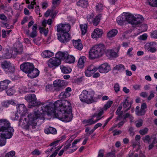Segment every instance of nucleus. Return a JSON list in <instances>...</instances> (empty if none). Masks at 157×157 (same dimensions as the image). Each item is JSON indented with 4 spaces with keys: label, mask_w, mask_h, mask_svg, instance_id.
I'll use <instances>...</instances> for the list:
<instances>
[{
    "label": "nucleus",
    "mask_w": 157,
    "mask_h": 157,
    "mask_svg": "<svg viewBox=\"0 0 157 157\" xmlns=\"http://www.w3.org/2000/svg\"><path fill=\"white\" fill-rule=\"evenodd\" d=\"M59 141V140H57L56 141L52 143H51V144H50L49 145L50 146H52L53 145H54V146H53L52 147V148L51 149H50V151H52V149H55L56 148V147H55V146H56V144L58 143Z\"/></svg>",
    "instance_id": "0e129e2a"
},
{
    "label": "nucleus",
    "mask_w": 157,
    "mask_h": 157,
    "mask_svg": "<svg viewBox=\"0 0 157 157\" xmlns=\"http://www.w3.org/2000/svg\"><path fill=\"white\" fill-rule=\"evenodd\" d=\"M62 146L60 147L57 149H56L54 152L52 153L51 155L49 157H55L57 154L58 152L59 151L61 148Z\"/></svg>",
    "instance_id": "bf43d9fd"
},
{
    "label": "nucleus",
    "mask_w": 157,
    "mask_h": 157,
    "mask_svg": "<svg viewBox=\"0 0 157 157\" xmlns=\"http://www.w3.org/2000/svg\"><path fill=\"white\" fill-rule=\"evenodd\" d=\"M15 152L13 151H10L9 152L7 153L6 155V157H12L14 156L15 155Z\"/></svg>",
    "instance_id": "5fc2aeb1"
},
{
    "label": "nucleus",
    "mask_w": 157,
    "mask_h": 157,
    "mask_svg": "<svg viewBox=\"0 0 157 157\" xmlns=\"http://www.w3.org/2000/svg\"><path fill=\"white\" fill-rule=\"evenodd\" d=\"M61 64V61L56 57H53L50 58L48 62L49 67H52L54 66H58Z\"/></svg>",
    "instance_id": "ddd939ff"
},
{
    "label": "nucleus",
    "mask_w": 157,
    "mask_h": 157,
    "mask_svg": "<svg viewBox=\"0 0 157 157\" xmlns=\"http://www.w3.org/2000/svg\"><path fill=\"white\" fill-rule=\"evenodd\" d=\"M117 30L113 29L109 31L107 34V36L109 38L114 37L117 33Z\"/></svg>",
    "instance_id": "c85d7f7f"
},
{
    "label": "nucleus",
    "mask_w": 157,
    "mask_h": 157,
    "mask_svg": "<svg viewBox=\"0 0 157 157\" xmlns=\"http://www.w3.org/2000/svg\"><path fill=\"white\" fill-rule=\"evenodd\" d=\"M65 145L64 148H63V150L65 151L70 147L71 144L70 143H68V142H67L66 143Z\"/></svg>",
    "instance_id": "e2e57ef3"
},
{
    "label": "nucleus",
    "mask_w": 157,
    "mask_h": 157,
    "mask_svg": "<svg viewBox=\"0 0 157 157\" xmlns=\"http://www.w3.org/2000/svg\"><path fill=\"white\" fill-rule=\"evenodd\" d=\"M131 115L129 113H126L124 115V117L123 119L126 121V118L129 117L131 116Z\"/></svg>",
    "instance_id": "774afa93"
},
{
    "label": "nucleus",
    "mask_w": 157,
    "mask_h": 157,
    "mask_svg": "<svg viewBox=\"0 0 157 157\" xmlns=\"http://www.w3.org/2000/svg\"><path fill=\"white\" fill-rule=\"evenodd\" d=\"M41 153V151H39L38 149H36L33 151L31 152V154L33 155H39Z\"/></svg>",
    "instance_id": "864d4df0"
},
{
    "label": "nucleus",
    "mask_w": 157,
    "mask_h": 157,
    "mask_svg": "<svg viewBox=\"0 0 157 157\" xmlns=\"http://www.w3.org/2000/svg\"><path fill=\"white\" fill-rule=\"evenodd\" d=\"M86 60V57L85 56H82L81 57L78 61V67L80 68H82L84 67V63Z\"/></svg>",
    "instance_id": "393cba45"
},
{
    "label": "nucleus",
    "mask_w": 157,
    "mask_h": 157,
    "mask_svg": "<svg viewBox=\"0 0 157 157\" xmlns=\"http://www.w3.org/2000/svg\"><path fill=\"white\" fill-rule=\"evenodd\" d=\"M145 110L141 109L137 113H136V114L138 116L143 115L145 114Z\"/></svg>",
    "instance_id": "052dcab7"
},
{
    "label": "nucleus",
    "mask_w": 157,
    "mask_h": 157,
    "mask_svg": "<svg viewBox=\"0 0 157 157\" xmlns=\"http://www.w3.org/2000/svg\"><path fill=\"white\" fill-rule=\"evenodd\" d=\"M10 82V81L8 80H5L3 81L0 82V91H2L6 89Z\"/></svg>",
    "instance_id": "aec40b11"
},
{
    "label": "nucleus",
    "mask_w": 157,
    "mask_h": 157,
    "mask_svg": "<svg viewBox=\"0 0 157 157\" xmlns=\"http://www.w3.org/2000/svg\"><path fill=\"white\" fill-rule=\"evenodd\" d=\"M150 35L152 38H157V30L151 32Z\"/></svg>",
    "instance_id": "13d9d810"
},
{
    "label": "nucleus",
    "mask_w": 157,
    "mask_h": 157,
    "mask_svg": "<svg viewBox=\"0 0 157 157\" xmlns=\"http://www.w3.org/2000/svg\"><path fill=\"white\" fill-rule=\"evenodd\" d=\"M27 111L26 108L24 104L19 105L17 107V111L19 113L25 114Z\"/></svg>",
    "instance_id": "5701e85b"
},
{
    "label": "nucleus",
    "mask_w": 157,
    "mask_h": 157,
    "mask_svg": "<svg viewBox=\"0 0 157 157\" xmlns=\"http://www.w3.org/2000/svg\"><path fill=\"white\" fill-rule=\"evenodd\" d=\"M34 66L32 63L26 62L23 63L20 65V69L25 73H29L30 71L34 68Z\"/></svg>",
    "instance_id": "9d476101"
},
{
    "label": "nucleus",
    "mask_w": 157,
    "mask_h": 157,
    "mask_svg": "<svg viewBox=\"0 0 157 157\" xmlns=\"http://www.w3.org/2000/svg\"><path fill=\"white\" fill-rule=\"evenodd\" d=\"M75 61V58L72 56L68 55L66 56L65 59V62L66 63H72Z\"/></svg>",
    "instance_id": "2f4dec72"
},
{
    "label": "nucleus",
    "mask_w": 157,
    "mask_h": 157,
    "mask_svg": "<svg viewBox=\"0 0 157 157\" xmlns=\"http://www.w3.org/2000/svg\"><path fill=\"white\" fill-rule=\"evenodd\" d=\"M142 140L144 143L150 144L154 141L157 140V135L151 137L149 135H147L142 138Z\"/></svg>",
    "instance_id": "2eb2a0df"
},
{
    "label": "nucleus",
    "mask_w": 157,
    "mask_h": 157,
    "mask_svg": "<svg viewBox=\"0 0 157 157\" xmlns=\"http://www.w3.org/2000/svg\"><path fill=\"white\" fill-rule=\"evenodd\" d=\"M57 36L58 40L62 43H66L70 39V35L68 33H59Z\"/></svg>",
    "instance_id": "9b49d317"
},
{
    "label": "nucleus",
    "mask_w": 157,
    "mask_h": 157,
    "mask_svg": "<svg viewBox=\"0 0 157 157\" xmlns=\"http://www.w3.org/2000/svg\"><path fill=\"white\" fill-rule=\"evenodd\" d=\"M105 46L102 44L94 46L90 49L89 52V58L95 59L101 56L105 52Z\"/></svg>",
    "instance_id": "39448f33"
},
{
    "label": "nucleus",
    "mask_w": 157,
    "mask_h": 157,
    "mask_svg": "<svg viewBox=\"0 0 157 157\" xmlns=\"http://www.w3.org/2000/svg\"><path fill=\"white\" fill-rule=\"evenodd\" d=\"M44 131L45 133L48 134H55L57 133L56 129L51 127L45 129Z\"/></svg>",
    "instance_id": "cd10ccee"
},
{
    "label": "nucleus",
    "mask_w": 157,
    "mask_h": 157,
    "mask_svg": "<svg viewBox=\"0 0 157 157\" xmlns=\"http://www.w3.org/2000/svg\"><path fill=\"white\" fill-rule=\"evenodd\" d=\"M23 52L22 45L19 44L16 48H14L13 50V53L16 55L21 54Z\"/></svg>",
    "instance_id": "412c9836"
},
{
    "label": "nucleus",
    "mask_w": 157,
    "mask_h": 157,
    "mask_svg": "<svg viewBox=\"0 0 157 157\" xmlns=\"http://www.w3.org/2000/svg\"><path fill=\"white\" fill-rule=\"evenodd\" d=\"M104 151L103 149L100 150L98 151V157H103L104 155Z\"/></svg>",
    "instance_id": "69168bd1"
},
{
    "label": "nucleus",
    "mask_w": 157,
    "mask_h": 157,
    "mask_svg": "<svg viewBox=\"0 0 157 157\" xmlns=\"http://www.w3.org/2000/svg\"><path fill=\"white\" fill-rule=\"evenodd\" d=\"M86 123H88V125H91L95 124V122L94 121L93 118L92 117L91 118L87 120L86 121Z\"/></svg>",
    "instance_id": "8fccbe9b"
},
{
    "label": "nucleus",
    "mask_w": 157,
    "mask_h": 157,
    "mask_svg": "<svg viewBox=\"0 0 157 157\" xmlns=\"http://www.w3.org/2000/svg\"><path fill=\"white\" fill-rule=\"evenodd\" d=\"M53 55V53L48 50L44 51L42 53V56L46 58H49Z\"/></svg>",
    "instance_id": "c756f323"
},
{
    "label": "nucleus",
    "mask_w": 157,
    "mask_h": 157,
    "mask_svg": "<svg viewBox=\"0 0 157 157\" xmlns=\"http://www.w3.org/2000/svg\"><path fill=\"white\" fill-rule=\"evenodd\" d=\"M45 113L48 115L53 114L56 117L65 122L71 121L73 117L70 102L66 100H59L54 104L49 103L42 106H38L37 110L34 113L29 114L27 115V124L24 126L25 129L28 130H36V120Z\"/></svg>",
    "instance_id": "f257e3e1"
},
{
    "label": "nucleus",
    "mask_w": 157,
    "mask_h": 157,
    "mask_svg": "<svg viewBox=\"0 0 157 157\" xmlns=\"http://www.w3.org/2000/svg\"><path fill=\"white\" fill-rule=\"evenodd\" d=\"M98 70L101 73H106L111 70L110 66L107 63L101 64L97 67L93 64L90 65L87 67L85 70V74L87 77L92 75L96 71Z\"/></svg>",
    "instance_id": "7ed1b4c3"
},
{
    "label": "nucleus",
    "mask_w": 157,
    "mask_h": 157,
    "mask_svg": "<svg viewBox=\"0 0 157 157\" xmlns=\"http://www.w3.org/2000/svg\"><path fill=\"white\" fill-rule=\"evenodd\" d=\"M112 103L113 101H108L107 103L104 105V108H103V110H105L106 111L108 108H109L111 106Z\"/></svg>",
    "instance_id": "a18cd8bd"
},
{
    "label": "nucleus",
    "mask_w": 157,
    "mask_h": 157,
    "mask_svg": "<svg viewBox=\"0 0 157 157\" xmlns=\"http://www.w3.org/2000/svg\"><path fill=\"white\" fill-rule=\"evenodd\" d=\"M53 10H48L46 12H45L44 15L46 17H48L50 14H51L52 15L53 13Z\"/></svg>",
    "instance_id": "680f3d73"
},
{
    "label": "nucleus",
    "mask_w": 157,
    "mask_h": 157,
    "mask_svg": "<svg viewBox=\"0 0 157 157\" xmlns=\"http://www.w3.org/2000/svg\"><path fill=\"white\" fill-rule=\"evenodd\" d=\"M136 126L137 127H139L142 125L143 121L141 119L136 121Z\"/></svg>",
    "instance_id": "09e8293b"
},
{
    "label": "nucleus",
    "mask_w": 157,
    "mask_h": 157,
    "mask_svg": "<svg viewBox=\"0 0 157 157\" xmlns=\"http://www.w3.org/2000/svg\"><path fill=\"white\" fill-rule=\"evenodd\" d=\"M156 143H157V140L154 141H153V142L151 143L148 144H149L148 146V149L150 150L152 149L154 147V145Z\"/></svg>",
    "instance_id": "6e6d98bb"
},
{
    "label": "nucleus",
    "mask_w": 157,
    "mask_h": 157,
    "mask_svg": "<svg viewBox=\"0 0 157 157\" xmlns=\"http://www.w3.org/2000/svg\"><path fill=\"white\" fill-rule=\"evenodd\" d=\"M60 3V0H52V9H55L57 6Z\"/></svg>",
    "instance_id": "58836bf2"
},
{
    "label": "nucleus",
    "mask_w": 157,
    "mask_h": 157,
    "mask_svg": "<svg viewBox=\"0 0 157 157\" xmlns=\"http://www.w3.org/2000/svg\"><path fill=\"white\" fill-rule=\"evenodd\" d=\"M82 33V35H84L87 31V25L86 24L81 25H80Z\"/></svg>",
    "instance_id": "4c0bfd02"
},
{
    "label": "nucleus",
    "mask_w": 157,
    "mask_h": 157,
    "mask_svg": "<svg viewBox=\"0 0 157 157\" xmlns=\"http://www.w3.org/2000/svg\"><path fill=\"white\" fill-rule=\"evenodd\" d=\"M53 85L54 90L57 91H58L64 88L67 85V84L65 81L59 79L54 81Z\"/></svg>",
    "instance_id": "1a4fd4ad"
},
{
    "label": "nucleus",
    "mask_w": 157,
    "mask_h": 157,
    "mask_svg": "<svg viewBox=\"0 0 157 157\" xmlns=\"http://www.w3.org/2000/svg\"><path fill=\"white\" fill-rule=\"evenodd\" d=\"M67 52H58L56 55V56L57 59L60 60L65 59L66 56L67 55Z\"/></svg>",
    "instance_id": "b1692460"
},
{
    "label": "nucleus",
    "mask_w": 157,
    "mask_h": 157,
    "mask_svg": "<svg viewBox=\"0 0 157 157\" xmlns=\"http://www.w3.org/2000/svg\"><path fill=\"white\" fill-rule=\"evenodd\" d=\"M114 88L115 92L117 93L120 91V86L117 83H116L114 85Z\"/></svg>",
    "instance_id": "4d7b16f0"
},
{
    "label": "nucleus",
    "mask_w": 157,
    "mask_h": 157,
    "mask_svg": "<svg viewBox=\"0 0 157 157\" xmlns=\"http://www.w3.org/2000/svg\"><path fill=\"white\" fill-rule=\"evenodd\" d=\"M77 5L83 8H86L88 5V2L86 0H80L77 3Z\"/></svg>",
    "instance_id": "72a5a7b5"
},
{
    "label": "nucleus",
    "mask_w": 157,
    "mask_h": 157,
    "mask_svg": "<svg viewBox=\"0 0 157 157\" xmlns=\"http://www.w3.org/2000/svg\"><path fill=\"white\" fill-rule=\"evenodd\" d=\"M71 94L69 92L66 91L62 92L59 95V97L60 98H65L69 97Z\"/></svg>",
    "instance_id": "c9c22d12"
},
{
    "label": "nucleus",
    "mask_w": 157,
    "mask_h": 157,
    "mask_svg": "<svg viewBox=\"0 0 157 157\" xmlns=\"http://www.w3.org/2000/svg\"><path fill=\"white\" fill-rule=\"evenodd\" d=\"M6 92L8 95H12L14 93L15 90L12 88H11L7 90Z\"/></svg>",
    "instance_id": "de8ad7c7"
},
{
    "label": "nucleus",
    "mask_w": 157,
    "mask_h": 157,
    "mask_svg": "<svg viewBox=\"0 0 157 157\" xmlns=\"http://www.w3.org/2000/svg\"><path fill=\"white\" fill-rule=\"evenodd\" d=\"M148 131V129L147 128H145L144 129L140 130L139 131V133L141 135L143 136L147 134Z\"/></svg>",
    "instance_id": "c03bdc74"
},
{
    "label": "nucleus",
    "mask_w": 157,
    "mask_h": 157,
    "mask_svg": "<svg viewBox=\"0 0 157 157\" xmlns=\"http://www.w3.org/2000/svg\"><path fill=\"white\" fill-rule=\"evenodd\" d=\"M101 17V14H98L97 15L95 18H94L92 22L94 25L96 26L100 22V18Z\"/></svg>",
    "instance_id": "7c9ffc66"
},
{
    "label": "nucleus",
    "mask_w": 157,
    "mask_h": 157,
    "mask_svg": "<svg viewBox=\"0 0 157 157\" xmlns=\"http://www.w3.org/2000/svg\"><path fill=\"white\" fill-rule=\"evenodd\" d=\"M128 97H126L124 101L122 103H121V105H122L123 107L124 108H126L128 106L129 107L127 109H126L124 111V113L127 112V111L128 110L130 109L131 106V104L129 102V101L128 100Z\"/></svg>",
    "instance_id": "4be33fe9"
},
{
    "label": "nucleus",
    "mask_w": 157,
    "mask_h": 157,
    "mask_svg": "<svg viewBox=\"0 0 157 157\" xmlns=\"http://www.w3.org/2000/svg\"><path fill=\"white\" fill-rule=\"evenodd\" d=\"M10 138L0 135V146H2L5 145L6 143V139Z\"/></svg>",
    "instance_id": "f704fd0d"
},
{
    "label": "nucleus",
    "mask_w": 157,
    "mask_h": 157,
    "mask_svg": "<svg viewBox=\"0 0 157 157\" xmlns=\"http://www.w3.org/2000/svg\"><path fill=\"white\" fill-rule=\"evenodd\" d=\"M144 20V18L140 15H134L130 13H123L117 19V23L120 25H122L125 21L128 22L133 26L142 23Z\"/></svg>",
    "instance_id": "f03ea898"
},
{
    "label": "nucleus",
    "mask_w": 157,
    "mask_h": 157,
    "mask_svg": "<svg viewBox=\"0 0 157 157\" xmlns=\"http://www.w3.org/2000/svg\"><path fill=\"white\" fill-rule=\"evenodd\" d=\"M124 66L121 64L117 65L114 68V69L120 71L124 70Z\"/></svg>",
    "instance_id": "ea45409f"
},
{
    "label": "nucleus",
    "mask_w": 157,
    "mask_h": 157,
    "mask_svg": "<svg viewBox=\"0 0 157 157\" xmlns=\"http://www.w3.org/2000/svg\"><path fill=\"white\" fill-rule=\"evenodd\" d=\"M102 34V30L97 28L95 29L92 33L91 36L93 38H98L101 36Z\"/></svg>",
    "instance_id": "a211bd4d"
},
{
    "label": "nucleus",
    "mask_w": 157,
    "mask_h": 157,
    "mask_svg": "<svg viewBox=\"0 0 157 157\" xmlns=\"http://www.w3.org/2000/svg\"><path fill=\"white\" fill-rule=\"evenodd\" d=\"M73 43L74 47L78 50H81L83 48V45L81 40L78 39L77 40H73Z\"/></svg>",
    "instance_id": "6ab92c4d"
},
{
    "label": "nucleus",
    "mask_w": 157,
    "mask_h": 157,
    "mask_svg": "<svg viewBox=\"0 0 157 157\" xmlns=\"http://www.w3.org/2000/svg\"><path fill=\"white\" fill-rule=\"evenodd\" d=\"M94 16V14L93 13L89 14L87 15L86 17L87 21L90 23H92Z\"/></svg>",
    "instance_id": "e433bc0d"
},
{
    "label": "nucleus",
    "mask_w": 157,
    "mask_h": 157,
    "mask_svg": "<svg viewBox=\"0 0 157 157\" xmlns=\"http://www.w3.org/2000/svg\"><path fill=\"white\" fill-rule=\"evenodd\" d=\"M13 6L14 9L17 10H21L22 9V8L21 7V5L19 3H15L14 5Z\"/></svg>",
    "instance_id": "3c124183"
},
{
    "label": "nucleus",
    "mask_w": 157,
    "mask_h": 157,
    "mask_svg": "<svg viewBox=\"0 0 157 157\" xmlns=\"http://www.w3.org/2000/svg\"><path fill=\"white\" fill-rule=\"evenodd\" d=\"M156 43L155 42H152L147 43L144 46L145 49L148 52L153 53L156 51V48L155 47Z\"/></svg>",
    "instance_id": "4468645a"
},
{
    "label": "nucleus",
    "mask_w": 157,
    "mask_h": 157,
    "mask_svg": "<svg viewBox=\"0 0 157 157\" xmlns=\"http://www.w3.org/2000/svg\"><path fill=\"white\" fill-rule=\"evenodd\" d=\"M14 129L10 126L8 121L6 119L0 120V135L7 138H11L13 136Z\"/></svg>",
    "instance_id": "20e7f679"
},
{
    "label": "nucleus",
    "mask_w": 157,
    "mask_h": 157,
    "mask_svg": "<svg viewBox=\"0 0 157 157\" xmlns=\"http://www.w3.org/2000/svg\"><path fill=\"white\" fill-rule=\"evenodd\" d=\"M123 111H121V112H120L118 113V114H116V115H117V116L116 118V121L117 122L118 120H121L122 118H123L124 115H123Z\"/></svg>",
    "instance_id": "79ce46f5"
},
{
    "label": "nucleus",
    "mask_w": 157,
    "mask_h": 157,
    "mask_svg": "<svg viewBox=\"0 0 157 157\" xmlns=\"http://www.w3.org/2000/svg\"><path fill=\"white\" fill-rule=\"evenodd\" d=\"M15 104L14 102L12 100H8L2 102L1 104L2 106L7 107L10 104L13 105Z\"/></svg>",
    "instance_id": "473e14b6"
},
{
    "label": "nucleus",
    "mask_w": 157,
    "mask_h": 157,
    "mask_svg": "<svg viewBox=\"0 0 157 157\" xmlns=\"http://www.w3.org/2000/svg\"><path fill=\"white\" fill-rule=\"evenodd\" d=\"M0 19L2 20L7 21L8 20L6 17L3 14H0Z\"/></svg>",
    "instance_id": "338daca9"
},
{
    "label": "nucleus",
    "mask_w": 157,
    "mask_h": 157,
    "mask_svg": "<svg viewBox=\"0 0 157 157\" xmlns=\"http://www.w3.org/2000/svg\"><path fill=\"white\" fill-rule=\"evenodd\" d=\"M60 67L62 72L64 74L69 73L72 71V69L71 68L65 66L63 65L60 66Z\"/></svg>",
    "instance_id": "a878e982"
},
{
    "label": "nucleus",
    "mask_w": 157,
    "mask_h": 157,
    "mask_svg": "<svg viewBox=\"0 0 157 157\" xmlns=\"http://www.w3.org/2000/svg\"><path fill=\"white\" fill-rule=\"evenodd\" d=\"M39 72V71L36 68H35L34 67V68L28 73V76L30 78H34L38 76Z\"/></svg>",
    "instance_id": "f3484780"
},
{
    "label": "nucleus",
    "mask_w": 157,
    "mask_h": 157,
    "mask_svg": "<svg viewBox=\"0 0 157 157\" xmlns=\"http://www.w3.org/2000/svg\"><path fill=\"white\" fill-rule=\"evenodd\" d=\"M1 66L4 70L8 74L13 73L15 71L14 65L10 62L5 61L2 62Z\"/></svg>",
    "instance_id": "6e6552de"
},
{
    "label": "nucleus",
    "mask_w": 157,
    "mask_h": 157,
    "mask_svg": "<svg viewBox=\"0 0 157 157\" xmlns=\"http://www.w3.org/2000/svg\"><path fill=\"white\" fill-rule=\"evenodd\" d=\"M36 4L35 0H33V1L31 2V4L28 5V7L29 9H33L34 7V5Z\"/></svg>",
    "instance_id": "603ef678"
},
{
    "label": "nucleus",
    "mask_w": 157,
    "mask_h": 157,
    "mask_svg": "<svg viewBox=\"0 0 157 157\" xmlns=\"http://www.w3.org/2000/svg\"><path fill=\"white\" fill-rule=\"evenodd\" d=\"M98 113H95L92 115V117L93 118H94L96 117V119L94 120L95 123L101 119L103 117H100L102 115H103L104 113L103 111V108H100L98 109L97 111Z\"/></svg>",
    "instance_id": "dca6fc26"
},
{
    "label": "nucleus",
    "mask_w": 157,
    "mask_h": 157,
    "mask_svg": "<svg viewBox=\"0 0 157 157\" xmlns=\"http://www.w3.org/2000/svg\"><path fill=\"white\" fill-rule=\"evenodd\" d=\"M37 28V25L35 24L32 28V31L29 34V36L30 37L33 38L36 37L37 35V32L36 29Z\"/></svg>",
    "instance_id": "bb28decb"
},
{
    "label": "nucleus",
    "mask_w": 157,
    "mask_h": 157,
    "mask_svg": "<svg viewBox=\"0 0 157 157\" xmlns=\"http://www.w3.org/2000/svg\"><path fill=\"white\" fill-rule=\"evenodd\" d=\"M147 2L150 6L157 7V0H147Z\"/></svg>",
    "instance_id": "a19ab883"
},
{
    "label": "nucleus",
    "mask_w": 157,
    "mask_h": 157,
    "mask_svg": "<svg viewBox=\"0 0 157 157\" xmlns=\"http://www.w3.org/2000/svg\"><path fill=\"white\" fill-rule=\"evenodd\" d=\"M70 28V25L68 24L61 23L57 25V30L59 33H68Z\"/></svg>",
    "instance_id": "f8f14e48"
},
{
    "label": "nucleus",
    "mask_w": 157,
    "mask_h": 157,
    "mask_svg": "<svg viewBox=\"0 0 157 157\" xmlns=\"http://www.w3.org/2000/svg\"><path fill=\"white\" fill-rule=\"evenodd\" d=\"M81 101L87 103H91L93 100V96L86 90H83L79 96Z\"/></svg>",
    "instance_id": "423d86ee"
},
{
    "label": "nucleus",
    "mask_w": 157,
    "mask_h": 157,
    "mask_svg": "<svg viewBox=\"0 0 157 157\" xmlns=\"http://www.w3.org/2000/svg\"><path fill=\"white\" fill-rule=\"evenodd\" d=\"M25 99L29 102L28 107L30 108L32 106H35L39 105L41 103L40 101H37L36 95L34 94H29L25 97Z\"/></svg>",
    "instance_id": "0eeeda50"
},
{
    "label": "nucleus",
    "mask_w": 157,
    "mask_h": 157,
    "mask_svg": "<svg viewBox=\"0 0 157 157\" xmlns=\"http://www.w3.org/2000/svg\"><path fill=\"white\" fill-rule=\"evenodd\" d=\"M96 10L97 11H101L103 9V5L101 4H98L96 6Z\"/></svg>",
    "instance_id": "49530a36"
},
{
    "label": "nucleus",
    "mask_w": 157,
    "mask_h": 157,
    "mask_svg": "<svg viewBox=\"0 0 157 157\" xmlns=\"http://www.w3.org/2000/svg\"><path fill=\"white\" fill-rule=\"evenodd\" d=\"M108 53L109 54L110 56L112 57H116L118 56L117 53L113 50H110L108 51Z\"/></svg>",
    "instance_id": "37998d69"
}]
</instances>
